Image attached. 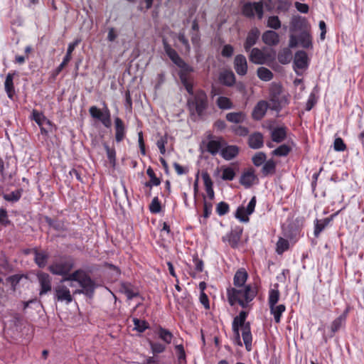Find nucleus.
<instances>
[{"instance_id":"nucleus-1","label":"nucleus","mask_w":364,"mask_h":364,"mask_svg":"<svg viewBox=\"0 0 364 364\" xmlns=\"http://www.w3.org/2000/svg\"><path fill=\"white\" fill-rule=\"evenodd\" d=\"M163 47L165 53L171 60V61L177 65L180 69L179 77L188 93L193 92V81L189 75L190 73L193 72V68L188 65L177 53V52L171 48L168 44L166 39L164 38L162 41Z\"/></svg>"},{"instance_id":"nucleus-2","label":"nucleus","mask_w":364,"mask_h":364,"mask_svg":"<svg viewBox=\"0 0 364 364\" xmlns=\"http://www.w3.org/2000/svg\"><path fill=\"white\" fill-rule=\"evenodd\" d=\"M247 316V312L242 311L240 312L238 316L234 318L232 321V331L235 336V343L237 345L242 346V343L241 342L240 335V328H241L242 336L246 350L247 351H250L252 350V336L250 323H245Z\"/></svg>"},{"instance_id":"nucleus-3","label":"nucleus","mask_w":364,"mask_h":364,"mask_svg":"<svg viewBox=\"0 0 364 364\" xmlns=\"http://www.w3.org/2000/svg\"><path fill=\"white\" fill-rule=\"evenodd\" d=\"M256 295V291L250 285L233 288L228 291V301L231 306L237 302L242 308H245Z\"/></svg>"},{"instance_id":"nucleus-4","label":"nucleus","mask_w":364,"mask_h":364,"mask_svg":"<svg viewBox=\"0 0 364 364\" xmlns=\"http://www.w3.org/2000/svg\"><path fill=\"white\" fill-rule=\"evenodd\" d=\"M191 97L187 100V105L191 115L196 114L199 117H202L205 110L208 107V100L206 93L198 90L195 93H189Z\"/></svg>"},{"instance_id":"nucleus-5","label":"nucleus","mask_w":364,"mask_h":364,"mask_svg":"<svg viewBox=\"0 0 364 364\" xmlns=\"http://www.w3.org/2000/svg\"><path fill=\"white\" fill-rule=\"evenodd\" d=\"M74 267L73 260L68 257H61L55 260L48 267L49 271L60 276L68 275Z\"/></svg>"},{"instance_id":"nucleus-6","label":"nucleus","mask_w":364,"mask_h":364,"mask_svg":"<svg viewBox=\"0 0 364 364\" xmlns=\"http://www.w3.org/2000/svg\"><path fill=\"white\" fill-rule=\"evenodd\" d=\"M89 112L92 118L101 122L106 128L111 127V113L105 103H104V107L102 109L97 108L96 106L90 107Z\"/></svg>"},{"instance_id":"nucleus-7","label":"nucleus","mask_w":364,"mask_h":364,"mask_svg":"<svg viewBox=\"0 0 364 364\" xmlns=\"http://www.w3.org/2000/svg\"><path fill=\"white\" fill-rule=\"evenodd\" d=\"M242 14L248 18H254L255 14L257 15L259 19L263 17L262 4L261 2H248L243 5L242 8Z\"/></svg>"},{"instance_id":"nucleus-8","label":"nucleus","mask_w":364,"mask_h":364,"mask_svg":"<svg viewBox=\"0 0 364 364\" xmlns=\"http://www.w3.org/2000/svg\"><path fill=\"white\" fill-rule=\"evenodd\" d=\"M255 205L256 197L253 196L246 208L244 206H239L237 208L235 214V218L241 222L247 223L250 220L248 215L254 212Z\"/></svg>"},{"instance_id":"nucleus-9","label":"nucleus","mask_w":364,"mask_h":364,"mask_svg":"<svg viewBox=\"0 0 364 364\" xmlns=\"http://www.w3.org/2000/svg\"><path fill=\"white\" fill-rule=\"evenodd\" d=\"M55 299L58 301L65 302L70 304L73 301V296L70 294L69 289L63 285L60 284L55 287Z\"/></svg>"},{"instance_id":"nucleus-10","label":"nucleus","mask_w":364,"mask_h":364,"mask_svg":"<svg viewBox=\"0 0 364 364\" xmlns=\"http://www.w3.org/2000/svg\"><path fill=\"white\" fill-rule=\"evenodd\" d=\"M37 278L41 287L39 294L44 295L51 291V278L50 275L45 272H40L37 274Z\"/></svg>"},{"instance_id":"nucleus-11","label":"nucleus","mask_w":364,"mask_h":364,"mask_svg":"<svg viewBox=\"0 0 364 364\" xmlns=\"http://www.w3.org/2000/svg\"><path fill=\"white\" fill-rule=\"evenodd\" d=\"M79 284L82 288V289L79 291V293L85 294L90 297L92 296L95 289V284L89 276L87 274L84 275L83 279H80V283Z\"/></svg>"},{"instance_id":"nucleus-12","label":"nucleus","mask_w":364,"mask_h":364,"mask_svg":"<svg viewBox=\"0 0 364 364\" xmlns=\"http://www.w3.org/2000/svg\"><path fill=\"white\" fill-rule=\"evenodd\" d=\"M242 229L240 228L232 230L230 233L223 237V241H228L232 248H236L241 238Z\"/></svg>"},{"instance_id":"nucleus-13","label":"nucleus","mask_w":364,"mask_h":364,"mask_svg":"<svg viewBox=\"0 0 364 364\" xmlns=\"http://www.w3.org/2000/svg\"><path fill=\"white\" fill-rule=\"evenodd\" d=\"M234 68L240 75H245L247 71V63L243 55H237L234 60Z\"/></svg>"},{"instance_id":"nucleus-14","label":"nucleus","mask_w":364,"mask_h":364,"mask_svg":"<svg viewBox=\"0 0 364 364\" xmlns=\"http://www.w3.org/2000/svg\"><path fill=\"white\" fill-rule=\"evenodd\" d=\"M294 69H305L308 67V56L305 51L299 50L295 53L294 59Z\"/></svg>"},{"instance_id":"nucleus-15","label":"nucleus","mask_w":364,"mask_h":364,"mask_svg":"<svg viewBox=\"0 0 364 364\" xmlns=\"http://www.w3.org/2000/svg\"><path fill=\"white\" fill-rule=\"evenodd\" d=\"M16 75V73H9L5 79L4 82V89L5 92L8 97L11 100L14 99V97L16 94L14 85V78Z\"/></svg>"},{"instance_id":"nucleus-16","label":"nucleus","mask_w":364,"mask_h":364,"mask_svg":"<svg viewBox=\"0 0 364 364\" xmlns=\"http://www.w3.org/2000/svg\"><path fill=\"white\" fill-rule=\"evenodd\" d=\"M306 26V21L304 18L301 16H294L292 17L290 22V32L296 33L298 31L302 32L305 31V28Z\"/></svg>"},{"instance_id":"nucleus-17","label":"nucleus","mask_w":364,"mask_h":364,"mask_svg":"<svg viewBox=\"0 0 364 364\" xmlns=\"http://www.w3.org/2000/svg\"><path fill=\"white\" fill-rule=\"evenodd\" d=\"M259 36V31L257 28H255L250 31L244 43V48L246 52H249L251 48L257 43Z\"/></svg>"},{"instance_id":"nucleus-18","label":"nucleus","mask_w":364,"mask_h":364,"mask_svg":"<svg viewBox=\"0 0 364 364\" xmlns=\"http://www.w3.org/2000/svg\"><path fill=\"white\" fill-rule=\"evenodd\" d=\"M115 140L121 142L125 137L126 129L123 121L119 117L114 119Z\"/></svg>"},{"instance_id":"nucleus-19","label":"nucleus","mask_w":364,"mask_h":364,"mask_svg":"<svg viewBox=\"0 0 364 364\" xmlns=\"http://www.w3.org/2000/svg\"><path fill=\"white\" fill-rule=\"evenodd\" d=\"M256 180L257 177L254 171L250 169L242 173L240 179V183L245 188H250L254 184Z\"/></svg>"},{"instance_id":"nucleus-20","label":"nucleus","mask_w":364,"mask_h":364,"mask_svg":"<svg viewBox=\"0 0 364 364\" xmlns=\"http://www.w3.org/2000/svg\"><path fill=\"white\" fill-rule=\"evenodd\" d=\"M268 104L265 101H259L252 111V117L256 120L261 119L266 114Z\"/></svg>"},{"instance_id":"nucleus-21","label":"nucleus","mask_w":364,"mask_h":364,"mask_svg":"<svg viewBox=\"0 0 364 364\" xmlns=\"http://www.w3.org/2000/svg\"><path fill=\"white\" fill-rule=\"evenodd\" d=\"M248 144L250 148L254 149L262 148L264 144L263 135L259 132L251 134L248 139Z\"/></svg>"},{"instance_id":"nucleus-22","label":"nucleus","mask_w":364,"mask_h":364,"mask_svg":"<svg viewBox=\"0 0 364 364\" xmlns=\"http://www.w3.org/2000/svg\"><path fill=\"white\" fill-rule=\"evenodd\" d=\"M263 42L268 46H276L279 42V36L274 31H267L262 34Z\"/></svg>"},{"instance_id":"nucleus-23","label":"nucleus","mask_w":364,"mask_h":364,"mask_svg":"<svg viewBox=\"0 0 364 364\" xmlns=\"http://www.w3.org/2000/svg\"><path fill=\"white\" fill-rule=\"evenodd\" d=\"M202 178L203 180L205 191L208 197L210 200H213L215 197V193L213 188V181L208 172L202 173Z\"/></svg>"},{"instance_id":"nucleus-24","label":"nucleus","mask_w":364,"mask_h":364,"mask_svg":"<svg viewBox=\"0 0 364 364\" xmlns=\"http://www.w3.org/2000/svg\"><path fill=\"white\" fill-rule=\"evenodd\" d=\"M271 137L273 141L280 143L287 137V128L279 127L274 128L271 132Z\"/></svg>"},{"instance_id":"nucleus-25","label":"nucleus","mask_w":364,"mask_h":364,"mask_svg":"<svg viewBox=\"0 0 364 364\" xmlns=\"http://www.w3.org/2000/svg\"><path fill=\"white\" fill-rule=\"evenodd\" d=\"M333 215L330 218H326L322 220L316 219L314 222V232L315 237H318L323 230L329 224L332 220Z\"/></svg>"},{"instance_id":"nucleus-26","label":"nucleus","mask_w":364,"mask_h":364,"mask_svg":"<svg viewBox=\"0 0 364 364\" xmlns=\"http://www.w3.org/2000/svg\"><path fill=\"white\" fill-rule=\"evenodd\" d=\"M239 152L237 146L230 145L223 148L221 151V155L225 160H231L235 158Z\"/></svg>"},{"instance_id":"nucleus-27","label":"nucleus","mask_w":364,"mask_h":364,"mask_svg":"<svg viewBox=\"0 0 364 364\" xmlns=\"http://www.w3.org/2000/svg\"><path fill=\"white\" fill-rule=\"evenodd\" d=\"M250 60L255 64H263L265 61V57L262 50L255 48L250 51Z\"/></svg>"},{"instance_id":"nucleus-28","label":"nucleus","mask_w":364,"mask_h":364,"mask_svg":"<svg viewBox=\"0 0 364 364\" xmlns=\"http://www.w3.org/2000/svg\"><path fill=\"white\" fill-rule=\"evenodd\" d=\"M34 260L36 264L39 267H44L48 259V255L45 251H38L37 250H33Z\"/></svg>"},{"instance_id":"nucleus-29","label":"nucleus","mask_w":364,"mask_h":364,"mask_svg":"<svg viewBox=\"0 0 364 364\" xmlns=\"http://www.w3.org/2000/svg\"><path fill=\"white\" fill-rule=\"evenodd\" d=\"M270 312L274 316V318L276 323H279L281 321L282 314L286 310V306L284 304L274 306H269Z\"/></svg>"},{"instance_id":"nucleus-30","label":"nucleus","mask_w":364,"mask_h":364,"mask_svg":"<svg viewBox=\"0 0 364 364\" xmlns=\"http://www.w3.org/2000/svg\"><path fill=\"white\" fill-rule=\"evenodd\" d=\"M226 119L232 123L240 124L246 119V114L242 112H230L226 114Z\"/></svg>"},{"instance_id":"nucleus-31","label":"nucleus","mask_w":364,"mask_h":364,"mask_svg":"<svg viewBox=\"0 0 364 364\" xmlns=\"http://www.w3.org/2000/svg\"><path fill=\"white\" fill-rule=\"evenodd\" d=\"M157 335L166 344H170L173 338V335L170 331L161 326L158 328Z\"/></svg>"},{"instance_id":"nucleus-32","label":"nucleus","mask_w":364,"mask_h":364,"mask_svg":"<svg viewBox=\"0 0 364 364\" xmlns=\"http://www.w3.org/2000/svg\"><path fill=\"white\" fill-rule=\"evenodd\" d=\"M247 279V273L243 270L240 269L236 272L234 277V284L237 287H242L244 286Z\"/></svg>"},{"instance_id":"nucleus-33","label":"nucleus","mask_w":364,"mask_h":364,"mask_svg":"<svg viewBox=\"0 0 364 364\" xmlns=\"http://www.w3.org/2000/svg\"><path fill=\"white\" fill-rule=\"evenodd\" d=\"M221 82L228 87L232 86L235 82V77L232 71H225L220 74Z\"/></svg>"},{"instance_id":"nucleus-34","label":"nucleus","mask_w":364,"mask_h":364,"mask_svg":"<svg viewBox=\"0 0 364 364\" xmlns=\"http://www.w3.org/2000/svg\"><path fill=\"white\" fill-rule=\"evenodd\" d=\"M299 41L301 46L304 48H309L312 47L311 36L306 30L300 33Z\"/></svg>"},{"instance_id":"nucleus-35","label":"nucleus","mask_w":364,"mask_h":364,"mask_svg":"<svg viewBox=\"0 0 364 364\" xmlns=\"http://www.w3.org/2000/svg\"><path fill=\"white\" fill-rule=\"evenodd\" d=\"M280 296V293L278 289V284L274 285V289H271L269 291L268 304L269 306H274L277 304Z\"/></svg>"},{"instance_id":"nucleus-36","label":"nucleus","mask_w":364,"mask_h":364,"mask_svg":"<svg viewBox=\"0 0 364 364\" xmlns=\"http://www.w3.org/2000/svg\"><path fill=\"white\" fill-rule=\"evenodd\" d=\"M32 115L33 119L38 124V126H43L45 124L50 127L52 126L50 121L47 119L41 112L34 109L33 110Z\"/></svg>"},{"instance_id":"nucleus-37","label":"nucleus","mask_w":364,"mask_h":364,"mask_svg":"<svg viewBox=\"0 0 364 364\" xmlns=\"http://www.w3.org/2000/svg\"><path fill=\"white\" fill-rule=\"evenodd\" d=\"M146 174L149 176L150 181L145 183L146 187L151 188L154 186H159L161 183V180L157 178L155 175V173L151 167H149L146 170Z\"/></svg>"},{"instance_id":"nucleus-38","label":"nucleus","mask_w":364,"mask_h":364,"mask_svg":"<svg viewBox=\"0 0 364 364\" xmlns=\"http://www.w3.org/2000/svg\"><path fill=\"white\" fill-rule=\"evenodd\" d=\"M258 77L263 81H270L273 78V73L264 67H260L257 71Z\"/></svg>"},{"instance_id":"nucleus-39","label":"nucleus","mask_w":364,"mask_h":364,"mask_svg":"<svg viewBox=\"0 0 364 364\" xmlns=\"http://www.w3.org/2000/svg\"><path fill=\"white\" fill-rule=\"evenodd\" d=\"M84 275H86V274L82 269H77L72 274L66 275V277L62 279V282L75 281L80 284V279H83Z\"/></svg>"},{"instance_id":"nucleus-40","label":"nucleus","mask_w":364,"mask_h":364,"mask_svg":"<svg viewBox=\"0 0 364 364\" xmlns=\"http://www.w3.org/2000/svg\"><path fill=\"white\" fill-rule=\"evenodd\" d=\"M216 105L221 109H229L233 107L231 100L228 97L223 96H220L217 99Z\"/></svg>"},{"instance_id":"nucleus-41","label":"nucleus","mask_w":364,"mask_h":364,"mask_svg":"<svg viewBox=\"0 0 364 364\" xmlns=\"http://www.w3.org/2000/svg\"><path fill=\"white\" fill-rule=\"evenodd\" d=\"M292 59V54L289 49L285 48L278 54V60L282 64H287Z\"/></svg>"},{"instance_id":"nucleus-42","label":"nucleus","mask_w":364,"mask_h":364,"mask_svg":"<svg viewBox=\"0 0 364 364\" xmlns=\"http://www.w3.org/2000/svg\"><path fill=\"white\" fill-rule=\"evenodd\" d=\"M291 148L287 144H282L272 151V154L277 156H286L291 151Z\"/></svg>"},{"instance_id":"nucleus-43","label":"nucleus","mask_w":364,"mask_h":364,"mask_svg":"<svg viewBox=\"0 0 364 364\" xmlns=\"http://www.w3.org/2000/svg\"><path fill=\"white\" fill-rule=\"evenodd\" d=\"M289 247V242L287 240L279 237L277 242L276 252L279 255L283 254Z\"/></svg>"},{"instance_id":"nucleus-44","label":"nucleus","mask_w":364,"mask_h":364,"mask_svg":"<svg viewBox=\"0 0 364 364\" xmlns=\"http://www.w3.org/2000/svg\"><path fill=\"white\" fill-rule=\"evenodd\" d=\"M175 348L177 354L178 364H186V356L183 345H176Z\"/></svg>"},{"instance_id":"nucleus-45","label":"nucleus","mask_w":364,"mask_h":364,"mask_svg":"<svg viewBox=\"0 0 364 364\" xmlns=\"http://www.w3.org/2000/svg\"><path fill=\"white\" fill-rule=\"evenodd\" d=\"M221 148V144L219 141L210 140L207 144V151L211 154H216Z\"/></svg>"},{"instance_id":"nucleus-46","label":"nucleus","mask_w":364,"mask_h":364,"mask_svg":"<svg viewBox=\"0 0 364 364\" xmlns=\"http://www.w3.org/2000/svg\"><path fill=\"white\" fill-rule=\"evenodd\" d=\"M276 164L270 159L266 161L262 167V171L264 176H267L269 173H273L275 171Z\"/></svg>"},{"instance_id":"nucleus-47","label":"nucleus","mask_w":364,"mask_h":364,"mask_svg":"<svg viewBox=\"0 0 364 364\" xmlns=\"http://www.w3.org/2000/svg\"><path fill=\"white\" fill-rule=\"evenodd\" d=\"M72 58V53H68L67 51L66 55H65L63 62L59 65V66L54 70L53 76H57L60 74V73L63 70V69L67 65V64L70 61Z\"/></svg>"},{"instance_id":"nucleus-48","label":"nucleus","mask_w":364,"mask_h":364,"mask_svg":"<svg viewBox=\"0 0 364 364\" xmlns=\"http://www.w3.org/2000/svg\"><path fill=\"white\" fill-rule=\"evenodd\" d=\"M346 320V316L345 315H341L338 318H336L331 323V331L333 333H336L338 331L343 324L344 323Z\"/></svg>"},{"instance_id":"nucleus-49","label":"nucleus","mask_w":364,"mask_h":364,"mask_svg":"<svg viewBox=\"0 0 364 364\" xmlns=\"http://www.w3.org/2000/svg\"><path fill=\"white\" fill-rule=\"evenodd\" d=\"M21 197V191L16 190L10 193L4 194L3 198L5 200L9 202H17Z\"/></svg>"},{"instance_id":"nucleus-50","label":"nucleus","mask_w":364,"mask_h":364,"mask_svg":"<svg viewBox=\"0 0 364 364\" xmlns=\"http://www.w3.org/2000/svg\"><path fill=\"white\" fill-rule=\"evenodd\" d=\"M222 179L224 181H232L235 176V172L231 167H224L222 169Z\"/></svg>"},{"instance_id":"nucleus-51","label":"nucleus","mask_w":364,"mask_h":364,"mask_svg":"<svg viewBox=\"0 0 364 364\" xmlns=\"http://www.w3.org/2000/svg\"><path fill=\"white\" fill-rule=\"evenodd\" d=\"M149 346L154 354L161 353L166 350V346L159 342L149 341Z\"/></svg>"},{"instance_id":"nucleus-52","label":"nucleus","mask_w":364,"mask_h":364,"mask_svg":"<svg viewBox=\"0 0 364 364\" xmlns=\"http://www.w3.org/2000/svg\"><path fill=\"white\" fill-rule=\"evenodd\" d=\"M133 323L134 325V329L140 333L144 332L149 328V325L145 321L140 320L137 318H133Z\"/></svg>"},{"instance_id":"nucleus-53","label":"nucleus","mask_w":364,"mask_h":364,"mask_svg":"<svg viewBox=\"0 0 364 364\" xmlns=\"http://www.w3.org/2000/svg\"><path fill=\"white\" fill-rule=\"evenodd\" d=\"M105 149L106 150L107 156L109 163L114 166L116 164V151L114 148H110L107 144H105Z\"/></svg>"},{"instance_id":"nucleus-54","label":"nucleus","mask_w":364,"mask_h":364,"mask_svg":"<svg viewBox=\"0 0 364 364\" xmlns=\"http://www.w3.org/2000/svg\"><path fill=\"white\" fill-rule=\"evenodd\" d=\"M122 291L126 295L128 299H132L138 296V292L134 291L129 285L124 284L122 287Z\"/></svg>"},{"instance_id":"nucleus-55","label":"nucleus","mask_w":364,"mask_h":364,"mask_svg":"<svg viewBox=\"0 0 364 364\" xmlns=\"http://www.w3.org/2000/svg\"><path fill=\"white\" fill-rule=\"evenodd\" d=\"M267 26L274 30L279 29L281 27V21L279 17L277 16H269L267 19Z\"/></svg>"},{"instance_id":"nucleus-56","label":"nucleus","mask_w":364,"mask_h":364,"mask_svg":"<svg viewBox=\"0 0 364 364\" xmlns=\"http://www.w3.org/2000/svg\"><path fill=\"white\" fill-rule=\"evenodd\" d=\"M266 159H267L266 154L264 152L259 151V152H257L252 157V162L255 166H259L264 163V161H266Z\"/></svg>"},{"instance_id":"nucleus-57","label":"nucleus","mask_w":364,"mask_h":364,"mask_svg":"<svg viewBox=\"0 0 364 364\" xmlns=\"http://www.w3.org/2000/svg\"><path fill=\"white\" fill-rule=\"evenodd\" d=\"M161 203L158 197H154L149 205V210L152 213H159L161 211Z\"/></svg>"},{"instance_id":"nucleus-58","label":"nucleus","mask_w":364,"mask_h":364,"mask_svg":"<svg viewBox=\"0 0 364 364\" xmlns=\"http://www.w3.org/2000/svg\"><path fill=\"white\" fill-rule=\"evenodd\" d=\"M216 212L219 215H224L229 212V205L225 202H220L216 207Z\"/></svg>"},{"instance_id":"nucleus-59","label":"nucleus","mask_w":364,"mask_h":364,"mask_svg":"<svg viewBox=\"0 0 364 364\" xmlns=\"http://www.w3.org/2000/svg\"><path fill=\"white\" fill-rule=\"evenodd\" d=\"M333 149L336 151H343L346 149V145L341 138L338 137L334 140Z\"/></svg>"},{"instance_id":"nucleus-60","label":"nucleus","mask_w":364,"mask_h":364,"mask_svg":"<svg viewBox=\"0 0 364 364\" xmlns=\"http://www.w3.org/2000/svg\"><path fill=\"white\" fill-rule=\"evenodd\" d=\"M10 223L8 219L7 211L5 208H1L0 209V225L6 226Z\"/></svg>"},{"instance_id":"nucleus-61","label":"nucleus","mask_w":364,"mask_h":364,"mask_svg":"<svg viewBox=\"0 0 364 364\" xmlns=\"http://www.w3.org/2000/svg\"><path fill=\"white\" fill-rule=\"evenodd\" d=\"M290 3L288 0H278L277 9L280 11H287L289 9Z\"/></svg>"},{"instance_id":"nucleus-62","label":"nucleus","mask_w":364,"mask_h":364,"mask_svg":"<svg viewBox=\"0 0 364 364\" xmlns=\"http://www.w3.org/2000/svg\"><path fill=\"white\" fill-rule=\"evenodd\" d=\"M234 52V48L231 45L227 44L225 45L222 49L221 55L223 57L230 58Z\"/></svg>"},{"instance_id":"nucleus-63","label":"nucleus","mask_w":364,"mask_h":364,"mask_svg":"<svg viewBox=\"0 0 364 364\" xmlns=\"http://www.w3.org/2000/svg\"><path fill=\"white\" fill-rule=\"evenodd\" d=\"M178 41L185 46L187 51L191 49L188 40L186 38L183 32H180L178 36Z\"/></svg>"},{"instance_id":"nucleus-64","label":"nucleus","mask_w":364,"mask_h":364,"mask_svg":"<svg viewBox=\"0 0 364 364\" xmlns=\"http://www.w3.org/2000/svg\"><path fill=\"white\" fill-rule=\"evenodd\" d=\"M167 143L166 139L161 137L156 141V146L159 148L160 153L164 154L166 152L165 144Z\"/></svg>"}]
</instances>
